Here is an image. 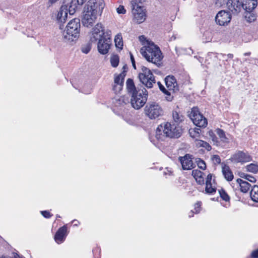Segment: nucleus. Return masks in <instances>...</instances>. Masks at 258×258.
Here are the masks:
<instances>
[{"instance_id":"f257e3e1","label":"nucleus","mask_w":258,"mask_h":258,"mask_svg":"<svg viewBox=\"0 0 258 258\" xmlns=\"http://www.w3.org/2000/svg\"><path fill=\"white\" fill-rule=\"evenodd\" d=\"M105 7L103 0H89L84 7L82 22L84 26L91 27L93 25L98 15H101Z\"/></svg>"},{"instance_id":"f03ea898","label":"nucleus","mask_w":258,"mask_h":258,"mask_svg":"<svg viewBox=\"0 0 258 258\" xmlns=\"http://www.w3.org/2000/svg\"><path fill=\"white\" fill-rule=\"evenodd\" d=\"M182 133V128L179 125L166 122L164 125L160 124L158 126L156 132V137L158 140H163L162 136H164L170 138H178L181 136Z\"/></svg>"},{"instance_id":"7ed1b4c3","label":"nucleus","mask_w":258,"mask_h":258,"mask_svg":"<svg viewBox=\"0 0 258 258\" xmlns=\"http://www.w3.org/2000/svg\"><path fill=\"white\" fill-rule=\"evenodd\" d=\"M141 52L148 61L157 66L160 65V62L163 58L162 53L159 47L153 43L146 46L144 50L142 48Z\"/></svg>"},{"instance_id":"20e7f679","label":"nucleus","mask_w":258,"mask_h":258,"mask_svg":"<svg viewBox=\"0 0 258 258\" xmlns=\"http://www.w3.org/2000/svg\"><path fill=\"white\" fill-rule=\"evenodd\" d=\"M80 19L75 18L68 24L66 30L63 32L64 38L70 42L77 40L80 36Z\"/></svg>"},{"instance_id":"39448f33","label":"nucleus","mask_w":258,"mask_h":258,"mask_svg":"<svg viewBox=\"0 0 258 258\" xmlns=\"http://www.w3.org/2000/svg\"><path fill=\"white\" fill-rule=\"evenodd\" d=\"M81 9L75 0H72L69 5H63L60 8L58 11L56 19L58 23H64L66 22L68 17V11L70 15H74L77 11H80Z\"/></svg>"},{"instance_id":"423d86ee","label":"nucleus","mask_w":258,"mask_h":258,"mask_svg":"<svg viewBox=\"0 0 258 258\" xmlns=\"http://www.w3.org/2000/svg\"><path fill=\"white\" fill-rule=\"evenodd\" d=\"M130 95L132 106L138 110L141 108L146 104L148 97V93L145 88H143Z\"/></svg>"},{"instance_id":"0eeeda50","label":"nucleus","mask_w":258,"mask_h":258,"mask_svg":"<svg viewBox=\"0 0 258 258\" xmlns=\"http://www.w3.org/2000/svg\"><path fill=\"white\" fill-rule=\"evenodd\" d=\"M140 82L147 88H152L156 83L155 77L151 71L146 67L141 66V72L139 74Z\"/></svg>"},{"instance_id":"6e6552de","label":"nucleus","mask_w":258,"mask_h":258,"mask_svg":"<svg viewBox=\"0 0 258 258\" xmlns=\"http://www.w3.org/2000/svg\"><path fill=\"white\" fill-rule=\"evenodd\" d=\"M193 123L198 127H205L208 124L207 119L199 111L198 107H193L189 114Z\"/></svg>"},{"instance_id":"1a4fd4ad","label":"nucleus","mask_w":258,"mask_h":258,"mask_svg":"<svg viewBox=\"0 0 258 258\" xmlns=\"http://www.w3.org/2000/svg\"><path fill=\"white\" fill-rule=\"evenodd\" d=\"M146 114L150 119H155L163 115V110L162 107L156 102L149 103L145 107Z\"/></svg>"},{"instance_id":"9d476101","label":"nucleus","mask_w":258,"mask_h":258,"mask_svg":"<svg viewBox=\"0 0 258 258\" xmlns=\"http://www.w3.org/2000/svg\"><path fill=\"white\" fill-rule=\"evenodd\" d=\"M131 8L134 15V20L137 23L140 24L144 22L146 18L145 10L140 6L134 1L131 2Z\"/></svg>"},{"instance_id":"9b49d317","label":"nucleus","mask_w":258,"mask_h":258,"mask_svg":"<svg viewBox=\"0 0 258 258\" xmlns=\"http://www.w3.org/2000/svg\"><path fill=\"white\" fill-rule=\"evenodd\" d=\"M229 160L234 163H244L248 162L252 160V157L248 152H244L241 151H238L235 154L232 155Z\"/></svg>"},{"instance_id":"f8f14e48","label":"nucleus","mask_w":258,"mask_h":258,"mask_svg":"<svg viewBox=\"0 0 258 258\" xmlns=\"http://www.w3.org/2000/svg\"><path fill=\"white\" fill-rule=\"evenodd\" d=\"M99 37L97 46L98 51L102 54H106L110 48V38H105L104 33L99 34Z\"/></svg>"},{"instance_id":"ddd939ff","label":"nucleus","mask_w":258,"mask_h":258,"mask_svg":"<svg viewBox=\"0 0 258 258\" xmlns=\"http://www.w3.org/2000/svg\"><path fill=\"white\" fill-rule=\"evenodd\" d=\"M231 13L225 10L219 11L215 17L216 23L220 26L227 25L231 21Z\"/></svg>"},{"instance_id":"4468645a","label":"nucleus","mask_w":258,"mask_h":258,"mask_svg":"<svg viewBox=\"0 0 258 258\" xmlns=\"http://www.w3.org/2000/svg\"><path fill=\"white\" fill-rule=\"evenodd\" d=\"M179 161L183 170H190L195 167L192 161V155L189 154H186L183 157H179Z\"/></svg>"},{"instance_id":"2eb2a0df","label":"nucleus","mask_w":258,"mask_h":258,"mask_svg":"<svg viewBox=\"0 0 258 258\" xmlns=\"http://www.w3.org/2000/svg\"><path fill=\"white\" fill-rule=\"evenodd\" d=\"M125 72V71H123L114 78V85L113 86V90L115 93L119 92L122 90L124 79L126 75Z\"/></svg>"},{"instance_id":"dca6fc26","label":"nucleus","mask_w":258,"mask_h":258,"mask_svg":"<svg viewBox=\"0 0 258 258\" xmlns=\"http://www.w3.org/2000/svg\"><path fill=\"white\" fill-rule=\"evenodd\" d=\"M165 82L166 86L169 91H171L173 93H176L179 91V86L174 76H167L165 78Z\"/></svg>"},{"instance_id":"f3484780","label":"nucleus","mask_w":258,"mask_h":258,"mask_svg":"<svg viewBox=\"0 0 258 258\" xmlns=\"http://www.w3.org/2000/svg\"><path fill=\"white\" fill-rule=\"evenodd\" d=\"M228 9L233 13H238L242 7V0H228L227 2Z\"/></svg>"},{"instance_id":"a211bd4d","label":"nucleus","mask_w":258,"mask_h":258,"mask_svg":"<svg viewBox=\"0 0 258 258\" xmlns=\"http://www.w3.org/2000/svg\"><path fill=\"white\" fill-rule=\"evenodd\" d=\"M67 235V227L66 225L60 227L56 232L54 239L58 244L63 242Z\"/></svg>"},{"instance_id":"6ab92c4d","label":"nucleus","mask_w":258,"mask_h":258,"mask_svg":"<svg viewBox=\"0 0 258 258\" xmlns=\"http://www.w3.org/2000/svg\"><path fill=\"white\" fill-rule=\"evenodd\" d=\"M242 9L245 10L246 12H251L257 5L256 0H242Z\"/></svg>"},{"instance_id":"aec40b11","label":"nucleus","mask_w":258,"mask_h":258,"mask_svg":"<svg viewBox=\"0 0 258 258\" xmlns=\"http://www.w3.org/2000/svg\"><path fill=\"white\" fill-rule=\"evenodd\" d=\"M222 172L225 178L228 181H232L234 178V176L229 166L224 163H222Z\"/></svg>"},{"instance_id":"412c9836","label":"nucleus","mask_w":258,"mask_h":258,"mask_svg":"<svg viewBox=\"0 0 258 258\" xmlns=\"http://www.w3.org/2000/svg\"><path fill=\"white\" fill-rule=\"evenodd\" d=\"M172 118L173 121L176 125H179V124L184 121L185 117L179 110L178 108L172 111Z\"/></svg>"},{"instance_id":"4be33fe9","label":"nucleus","mask_w":258,"mask_h":258,"mask_svg":"<svg viewBox=\"0 0 258 258\" xmlns=\"http://www.w3.org/2000/svg\"><path fill=\"white\" fill-rule=\"evenodd\" d=\"M191 175L199 184L203 185L204 184V173L203 172L199 170H193Z\"/></svg>"},{"instance_id":"5701e85b","label":"nucleus","mask_w":258,"mask_h":258,"mask_svg":"<svg viewBox=\"0 0 258 258\" xmlns=\"http://www.w3.org/2000/svg\"><path fill=\"white\" fill-rule=\"evenodd\" d=\"M100 32H102V34L103 33L102 26L101 24L98 23L95 25V27L93 28L92 35L93 36L91 37L90 38V41L91 42H95L99 39L96 35L97 36Z\"/></svg>"},{"instance_id":"b1692460","label":"nucleus","mask_w":258,"mask_h":258,"mask_svg":"<svg viewBox=\"0 0 258 258\" xmlns=\"http://www.w3.org/2000/svg\"><path fill=\"white\" fill-rule=\"evenodd\" d=\"M126 84L127 91L130 95H131L139 91V90H141V89H137L135 85L134 81L132 79H128L126 81Z\"/></svg>"},{"instance_id":"393cba45","label":"nucleus","mask_w":258,"mask_h":258,"mask_svg":"<svg viewBox=\"0 0 258 258\" xmlns=\"http://www.w3.org/2000/svg\"><path fill=\"white\" fill-rule=\"evenodd\" d=\"M236 181L240 187L241 192L246 193L249 190L251 185L248 182L244 181L240 178H238Z\"/></svg>"},{"instance_id":"a878e982","label":"nucleus","mask_w":258,"mask_h":258,"mask_svg":"<svg viewBox=\"0 0 258 258\" xmlns=\"http://www.w3.org/2000/svg\"><path fill=\"white\" fill-rule=\"evenodd\" d=\"M157 84L158 85L159 88L160 90L166 95V99L168 101H171L173 99V96L171 95V93L169 91L167 90L164 86L161 84L160 82H158Z\"/></svg>"},{"instance_id":"bb28decb","label":"nucleus","mask_w":258,"mask_h":258,"mask_svg":"<svg viewBox=\"0 0 258 258\" xmlns=\"http://www.w3.org/2000/svg\"><path fill=\"white\" fill-rule=\"evenodd\" d=\"M196 145L197 147H203L206 149L208 151H209L212 149L211 145L207 142H205L203 140H196Z\"/></svg>"},{"instance_id":"cd10ccee","label":"nucleus","mask_w":258,"mask_h":258,"mask_svg":"<svg viewBox=\"0 0 258 258\" xmlns=\"http://www.w3.org/2000/svg\"><path fill=\"white\" fill-rule=\"evenodd\" d=\"M216 132L222 142L225 143L229 142L228 139L226 137L225 132L223 130L218 128L216 129Z\"/></svg>"},{"instance_id":"c85d7f7f","label":"nucleus","mask_w":258,"mask_h":258,"mask_svg":"<svg viewBox=\"0 0 258 258\" xmlns=\"http://www.w3.org/2000/svg\"><path fill=\"white\" fill-rule=\"evenodd\" d=\"M250 197L253 201L258 203V186L254 185L251 189L250 192Z\"/></svg>"},{"instance_id":"c756f323","label":"nucleus","mask_w":258,"mask_h":258,"mask_svg":"<svg viewBox=\"0 0 258 258\" xmlns=\"http://www.w3.org/2000/svg\"><path fill=\"white\" fill-rule=\"evenodd\" d=\"M114 41L116 47L122 49L123 46V42L121 34H118L115 36Z\"/></svg>"},{"instance_id":"7c9ffc66","label":"nucleus","mask_w":258,"mask_h":258,"mask_svg":"<svg viewBox=\"0 0 258 258\" xmlns=\"http://www.w3.org/2000/svg\"><path fill=\"white\" fill-rule=\"evenodd\" d=\"M246 170L253 173H256L258 172V165L251 163L246 166Z\"/></svg>"},{"instance_id":"2f4dec72","label":"nucleus","mask_w":258,"mask_h":258,"mask_svg":"<svg viewBox=\"0 0 258 258\" xmlns=\"http://www.w3.org/2000/svg\"><path fill=\"white\" fill-rule=\"evenodd\" d=\"M114 103L116 107H122L126 104V102L123 97H120L118 99H115Z\"/></svg>"},{"instance_id":"473e14b6","label":"nucleus","mask_w":258,"mask_h":258,"mask_svg":"<svg viewBox=\"0 0 258 258\" xmlns=\"http://www.w3.org/2000/svg\"><path fill=\"white\" fill-rule=\"evenodd\" d=\"M119 61V58L118 55H113L110 58V63L111 66L116 68L118 66Z\"/></svg>"},{"instance_id":"72a5a7b5","label":"nucleus","mask_w":258,"mask_h":258,"mask_svg":"<svg viewBox=\"0 0 258 258\" xmlns=\"http://www.w3.org/2000/svg\"><path fill=\"white\" fill-rule=\"evenodd\" d=\"M201 130L199 128H195L193 129H190L189 130V134L191 137L195 138L197 137H199Z\"/></svg>"},{"instance_id":"f704fd0d","label":"nucleus","mask_w":258,"mask_h":258,"mask_svg":"<svg viewBox=\"0 0 258 258\" xmlns=\"http://www.w3.org/2000/svg\"><path fill=\"white\" fill-rule=\"evenodd\" d=\"M219 192L221 198L225 202H229L230 201V197L226 192L225 189L222 188L219 190Z\"/></svg>"},{"instance_id":"c9c22d12","label":"nucleus","mask_w":258,"mask_h":258,"mask_svg":"<svg viewBox=\"0 0 258 258\" xmlns=\"http://www.w3.org/2000/svg\"><path fill=\"white\" fill-rule=\"evenodd\" d=\"M205 191L206 194H213L216 191V188L212 187V183L206 184Z\"/></svg>"},{"instance_id":"e433bc0d","label":"nucleus","mask_w":258,"mask_h":258,"mask_svg":"<svg viewBox=\"0 0 258 258\" xmlns=\"http://www.w3.org/2000/svg\"><path fill=\"white\" fill-rule=\"evenodd\" d=\"M91 49V43L89 42V43H87L85 45L82 46V47L81 48V50L83 53H84L85 54H87L90 51Z\"/></svg>"},{"instance_id":"4c0bfd02","label":"nucleus","mask_w":258,"mask_h":258,"mask_svg":"<svg viewBox=\"0 0 258 258\" xmlns=\"http://www.w3.org/2000/svg\"><path fill=\"white\" fill-rule=\"evenodd\" d=\"M246 15L245 16V18L247 21L249 22H253L256 20V16L253 13H251V12H248Z\"/></svg>"},{"instance_id":"58836bf2","label":"nucleus","mask_w":258,"mask_h":258,"mask_svg":"<svg viewBox=\"0 0 258 258\" xmlns=\"http://www.w3.org/2000/svg\"><path fill=\"white\" fill-rule=\"evenodd\" d=\"M197 163L199 168L202 170H205L206 169V164L204 160L198 158L197 160Z\"/></svg>"},{"instance_id":"ea45409f","label":"nucleus","mask_w":258,"mask_h":258,"mask_svg":"<svg viewBox=\"0 0 258 258\" xmlns=\"http://www.w3.org/2000/svg\"><path fill=\"white\" fill-rule=\"evenodd\" d=\"M92 252L94 255V258H100V249L99 247H95L93 248Z\"/></svg>"},{"instance_id":"a19ab883","label":"nucleus","mask_w":258,"mask_h":258,"mask_svg":"<svg viewBox=\"0 0 258 258\" xmlns=\"http://www.w3.org/2000/svg\"><path fill=\"white\" fill-rule=\"evenodd\" d=\"M212 161H213L215 164H219L221 163V158L220 156L218 155H214L212 156L211 158Z\"/></svg>"},{"instance_id":"79ce46f5","label":"nucleus","mask_w":258,"mask_h":258,"mask_svg":"<svg viewBox=\"0 0 258 258\" xmlns=\"http://www.w3.org/2000/svg\"><path fill=\"white\" fill-rule=\"evenodd\" d=\"M41 213L42 215L46 218H49L53 215L48 211H41Z\"/></svg>"},{"instance_id":"37998d69","label":"nucleus","mask_w":258,"mask_h":258,"mask_svg":"<svg viewBox=\"0 0 258 258\" xmlns=\"http://www.w3.org/2000/svg\"><path fill=\"white\" fill-rule=\"evenodd\" d=\"M118 14H124L126 13V10L123 6L120 5L116 9Z\"/></svg>"},{"instance_id":"c03bdc74","label":"nucleus","mask_w":258,"mask_h":258,"mask_svg":"<svg viewBox=\"0 0 258 258\" xmlns=\"http://www.w3.org/2000/svg\"><path fill=\"white\" fill-rule=\"evenodd\" d=\"M202 203L201 202H198L196 203L195 205V213L197 214L199 213L201 209V206Z\"/></svg>"},{"instance_id":"a18cd8bd","label":"nucleus","mask_w":258,"mask_h":258,"mask_svg":"<svg viewBox=\"0 0 258 258\" xmlns=\"http://www.w3.org/2000/svg\"><path fill=\"white\" fill-rule=\"evenodd\" d=\"M245 179L253 183L256 181V179L255 177L248 174L246 176V177H245Z\"/></svg>"},{"instance_id":"49530a36","label":"nucleus","mask_w":258,"mask_h":258,"mask_svg":"<svg viewBox=\"0 0 258 258\" xmlns=\"http://www.w3.org/2000/svg\"><path fill=\"white\" fill-rule=\"evenodd\" d=\"M248 258H258V249L253 251L250 255V257Z\"/></svg>"},{"instance_id":"de8ad7c7","label":"nucleus","mask_w":258,"mask_h":258,"mask_svg":"<svg viewBox=\"0 0 258 258\" xmlns=\"http://www.w3.org/2000/svg\"><path fill=\"white\" fill-rule=\"evenodd\" d=\"M130 58H131V61H132V65H133V68L135 69H136V63H135V58L134 57V56H133V54L131 52H130Z\"/></svg>"},{"instance_id":"09e8293b","label":"nucleus","mask_w":258,"mask_h":258,"mask_svg":"<svg viewBox=\"0 0 258 258\" xmlns=\"http://www.w3.org/2000/svg\"><path fill=\"white\" fill-rule=\"evenodd\" d=\"M209 135L212 138L213 141L217 142V138L216 135L214 134V133L212 131L209 132Z\"/></svg>"},{"instance_id":"8fccbe9b","label":"nucleus","mask_w":258,"mask_h":258,"mask_svg":"<svg viewBox=\"0 0 258 258\" xmlns=\"http://www.w3.org/2000/svg\"><path fill=\"white\" fill-rule=\"evenodd\" d=\"M76 3H77V6H79L80 8L81 9L82 6L86 2L87 0H75Z\"/></svg>"},{"instance_id":"3c124183","label":"nucleus","mask_w":258,"mask_h":258,"mask_svg":"<svg viewBox=\"0 0 258 258\" xmlns=\"http://www.w3.org/2000/svg\"><path fill=\"white\" fill-rule=\"evenodd\" d=\"M212 178V174L211 173L209 174L206 178V184L211 183Z\"/></svg>"},{"instance_id":"603ef678","label":"nucleus","mask_w":258,"mask_h":258,"mask_svg":"<svg viewBox=\"0 0 258 258\" xmlns=\"http://www.w3.org/2000/svg\"><path fill=\"white\" fill-rule=\"evenodd\" d=\"M195 213V212L194 211L191 210V211H190V212H189V213L188 217H189V218H191V217H193V216H194V214Z\"/></svg>"},{"instance_id":"864d4df0","label":"nucleus","mask_w":258,"mask_h":258,"mask_svg":"<svg viewBox=\"0 0 258 258\" xmlns=\"http://www.w3.org/2000/svg\"><path fill=\"white\" fill-rule=\"evenodd\" d=\"M146 0H134L133 1L135 2L136 3V4H137V3H142L143 2H145Z\"/></svg>"},{"instance_id":"5fc2aeb1","label":"nucleus","mask_w":258,"mask_h":258,"mask_svg":"<svg viewBox=\"0 0 258 258\" xmlns=\"http://www.w3.org/2000/svg\"><path fill=\"white\" fill-rule=\"evenodd\" d=\"M247 175H248V174H245V173H242L240 174V176L241 178H243L245 179V177H246V176H247Z\"/></svg>"},{"instance_id":"6e6d98bb","label":"nucleus","mask_w":258,"mask_h":258,"mask_svg":"<svg viewBox=\"0 0 258 258\" xmlns=\"http://www.w3.org/2000/svg\"><path fill=\"white\" fill-rule=\"evenodd\" d=\"M227 56L228 58H232L233 57V54L231 53H229L227 55Z\"/></svg>"},{"instance_id":"4d7b16f0","label":"nucleus","mask_w":258,"mask_h":258,"mask_svg":"<svg viewBox=\"0 0 258 258\" xmlns=\"http://www.w3.org/2000/svg\"><path fill=\"white\" fill-rule=\"evenodd\" d=\"M58 0H49V2L51 4H53L56 2Z\"/></svg>"},{"instance_id":"13d9d810","label":"nucleus","mask_w":258,"mask_h":258,"mask_svg":"<svg viewBox=\"0 0 258 258\" xmlns=\"http://www.w3.org/2000/svg\"><path fill=\"white\" fill-rule=\"evenodd\" d=\"M14 258H22L19 254L16 253L14 255Z\"/></svg>"},{"instance_id":"bf43d9fd","label":"nucleus","mask_w":258,"mask_h":258,"mask_svg":"<svg viewBox=\"0 0 258 258\" xmlns=\"http://www.w3.org/2000/svg\"><path fill=\"white\" fill-rule=\"evenodd\" d=\"M250 52H246L244 53V55H250Z\"/></svg>"},{"instance_id":"052dcab7","label":"nucleus","mask_w":258,"mask_h":258,"mask_svg":"<svg viewBox=\"0 0 258 258\" xmlns=\"http://www.w3.org/2000/svg\"><path fill=\"white\" fill-rule=\"evenodd\" d=\"M59 28H60V29H62V27L61 24H60Z\"/></svg>"},{"instance_id":"680f3d73","label":"nucleus","mask_w":258,"mask_h":258,"mask_svg":"<svg viewBox=\"0 0 258 258\" xmlns=\"http://www.w3.org/2000/svg\"><path fill=\"white\" fill-rule=\"evenodd\" d=\"M126 66L125 65V66H124L123 67V69H124H124H126Z\"/></svg>"},{"instance_id":"e2e57ef3","label":"nucleus","mask_w":258,"mask_h":258,"mask_svg":"<svg viewBox=\"0 0 258 258\" xmlns=\"http://www.w3.org/2000/svg\"><path fill=\"white\" fill-rule=\"evenodd\" d=\"M60 216L58 215H56V218H60Z\"/></svg>"},{"instance_id":"0e129e2a","label":"nucleus","mask_w":258,"mask_h":258,"mask_svg":"<svg viewBox=\"0 0 258 258\" xmlns=\"http://www.w3.org/2000/svg\"><path fill=\"white\" fill-rule=\"evenodd\" d=\"M75 221H77V220H74V221H73V222H75Z\"/></svg>"},{"instance_id":"69168bd1","label":"nucleus","mask_w":258,"mask_h":258,"mask_svg":"<svg viewBox=\"0 0 258 258\" xmlns=\"http://www.w3.org/2000/svg\"><path fill=\"white\" fill-rule=\"evenodd\" d=\"M77 222H75V224H74V225H77Z\"/></svg>"},{"instance_id":"338daca9","label":"nucleus","mask_w":258,"mask_h":258,"mask_svg":"<svg viewBox=\"0 0 258 258\" xmlns=\"http://www.w3.org/2000/svg\"><path fill=\"white\" fill-rule=\"evenodd\" d=\"M77 222H75V224H74V225H77Z\"/></svg>"},{"instance_id":"774afa93","label":"nucleus","mask_w":258,"mask_h":258,"mask_svg":"<svg viewBox=\"0 0 258 258\" xmlns=\"http://www.w3.org/2000/svg\"><path fill=\"white\" fill-rule=\"evenodd\" d=\"M1 258H2V257H1Z\"/></svg>"}]
</instances>
